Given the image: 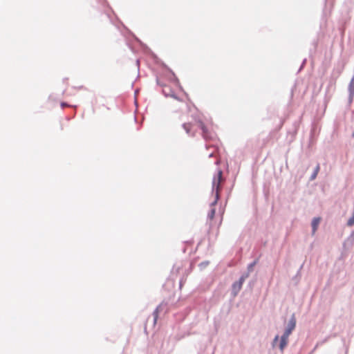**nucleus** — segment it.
I'll return each instance as SVG.
<instances>
[{
  "instance_id": "f257e3e1",
  "label": "nucleus",
  "mask_w": 354,
  "mask_h": 354,
  "mask_svg": "<svg viewBox=\"0 0 354 354\" xmlns=\"http://www.w3.org/2000/svg\"><path fill=\"white\" fill-rule=\"evenodd\" d=\"M183 127L186 133L191 136H195V127H197L202 130L203 137L205 140H212L215 137V133L212 123L205 124L203 121L197 120L195 121L194 124L190 122L185 123Z\"/></svg>"
},
{
  "instance_id": "f03ea898",
  "label": "nucleus",
  "mask_w": 354,
  "mask_h": 354,
  "mask_svg": "<svg viewBox=\"0 0 354 354\" xmlns=\"http://www.w3.org/2000/svg\"><path fill=\"white\" fill-rule=\"evenodd\" d=\"M223 180V172L221 170H218L217 176L214 178L212 182L213 189H216V199L212 203V208L207 215V217L210 221L213 220L215 215V208L214 207V206L216 205L217 201L218 200L219 192L221 189V183H222Z\"/></svg>"
},
{
  "instance_id": "7ed1b4c3",
  "label": "nucleus",
  "mask_w": 354,
  "mask_h": 354,
  "mask_svg": "<svg viewBox=\"0 0 354 354\" xmlns=\"http://www.w3.org/2000/svg\"><path fill=\"white\" fill-rule=\"evenodd\" d=\"M246 277H247V276L246 277L242 276L238 281H236L235 283H233L232 291H233L234 295H236L237 293L241 290V289L242 288V285H243Z\"/></svg>"
},
{
  "instance_id": "20e7f679",
  "label": "nucleus",
  "mask_w": 354,
  "mask_h": 354,
  "mask_svg": "<svg viewBox=\"0 0 354 354\" xmlns=\"http://www.w3.org/2000/svg\"><path fill=\"white\" fill-rule=\"evenodd\" d=\"M295 325H296L295 319V318H292L289 322V324H288L287 328L285 330V333L290 335L292 331L295 328Z\"/></svg>"
},
{
  "instance_id": "39448f33",
  "label": "nucleus",
  "mask_w": 354,
  "mask_h": 354,
  "mask_svg": "<svg viewBox=\"0 0 354 354\" xmlns=\"http://www.w3.org/2000/svg\"><path fill=\"white\" fill-rule=\"evenodd\" d=\"M320 220L321 219L319 217L313 218V220L312 221V227H313V233L317 230V227L319 224Z\"/></svg>"
},
{
  "instance_id": "423d86ee",
  "label": "nucleus",
  "mask_w": 354,
  "mask_h": 354,
  "mask_svg": "<svg viewBox=\"0 0 354 354\" xmlns=\"http://www.w3.org/2000/svg\"><path fill=\"white\" fill-rule=\"evenodd\" d=\"M319 169H320V167H319V165L318 164V165L316 166V167H315V171H314V172H313V175L311 176V178H310V179H311V180H314V179H315V178L317 177V174H318V173H319Z\"/></svg>"
},
{
  "instance_id": "0eeeda50",
  "label": "nucleus",
  "mask_w": 354,
  "mask_h": 354,
  "mask_svg": "<svg viewBox=\"0 0 354 354\" xmlns=\"http://www.w3.org/2000/svg\"><path fill=\"white\" fill-rule=\"evenodd\" d=\"M287 344H288V342H286L285 340H281V339L280 344H279V348H280V350L281 351H283V349L286 347V346L287 345Z\"/></svg>"
},
{
  "instance_id": "6e6552de",
  "label": "nucleus",
  "mask_w": 354,
  "mask_h": 354,
  "mask_svg": "<svg viewBox=\"0 0 354 354\" xmlns=\"http://www.w3.org/2000/svg\"><path fill=\"white\" fill-rule=\"evenodd\" d=\"M289 334H287L284 332L283 335H282L281 339V340H285L286 342H288V337H289Z\"/></svg>"
},
{
  "instance_id": "1a4fd4ad",
  "label": "nucleus",
  "mask_w": 354,
  "mask_h": 354,
  "mask_svg": "<svg viewBox=\"0 0 354 354\" xmlns=\"http://www.w3.org/2000/svg\"><path fill=\"white\" fill-rule=\"evenodd\" d=\"M350 87L352 88V89H354V78H353L351 82Z\"/></svg>"
},
{
  "instance_id": "9d476101",
  "label": "nucleus",
  "mask_w": 354,
  "mask_h": 354,
  "mask_svg": "<svg viewBox=\"0 0 354 354\" xmlns=\"http://www.w3.org/2000/svg\"><path fill=\"white\" fill-rule=\"evenodd\" d=\"M278 339H279V336H278V335H277V336L274 337V342H273V343H274V344H275V343L278 341Z\"/></svg>"
},
{
  "instance_id": "9b49d317",
  "label": "nucleus",
  "mask_w": 354,
  "mask_h": 354,
  "mask_svg": "<svg viewBox=\"0 0 354 354\" xmlns=\"http://www.w3.org/2000/svg\"><path fill=\"white\" fill-rule=\"evenodd\" d=\"M61 106H62V108H64V107H66V106H68V104H66V103H64V102H62V103L61 104Z\"/></svg>"
},
{
  "instance_id": "f8f14e48",
  "label": "nucleus",
  "mask_w": 354,
  "mask_h": 354,
  "mask_svg": "<svg viewBox=\"0 0 354 354\" xmlns=\"http://www.w3.org/2000/svg\"><path fill=\"white\" fill-rule=\"evenodd\" d=\"M254 264H255V262H254L252 264H250L249 268H252V266H253Z\"/></svg>"
}]
</instances>
